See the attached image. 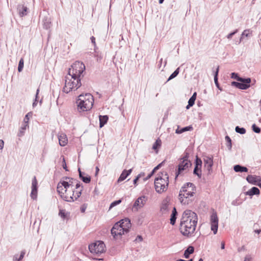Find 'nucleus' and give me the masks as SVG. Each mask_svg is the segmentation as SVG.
<instances>
[{"mask_svg": "<svg viewBox=\"0 0 261 261\" xmlns=\"http://www.w3.org/2000/svg\"><path fill=\"white\" fill-rule=\"evenodd\" d=\"M211 230L213 231L214 234H216L218 227V218L216 213H213L211 216Z\"/></svg>", "mask_w": 261, "mask_h": 261, "instance_id": "nucleus-12", "label": "nucleus"}, {"mask_svg": "<svg viewBox=\"0 0 261 261\" xmlns=\"http://www.w3.org/2000/svg\"><path fill=\"white\" fill-rule=\"evenodd\" d=\"M32 115V112L28 113L24 117L23 119V123H27L28 124L29 121L30 119V116H31Z\"/></svg>", "mask_w": 261, "mask_h": 261, "instance_id": "nucleus-46", "label": "nucleus"}, {"mask_svg": "<svg viewBox=\"0 0 261 261\" xmlns=\"http://www.w3.org/2000/svg\"><path fill=\"white\" fill-rule=\"evenodd\" d=\"M38 182L36 176H34L32 181V191L31 197L33 199H36L37 197Z\"/></svg>", "mask_w": 261, "mask_h": 261, "instance_id": "nucleus-14", "label": "nucleus"}, {"mask_svg": "<svg viewBox=\"0 0 261 261\" xmlns=\"http://www.w3.org/2000/svg\"><path fill=\"white\" fill-rule=\"evenodd\" d=\"M259 177L255 175H248L246 177V180L249 183L255 185Z\"/></svg>", "mask_w": 261, "mask_h": 261, "instance_id": "nucleus-24", "label": "nucleus"}, {"mask_svg": "<svg viewBox=\"0 0 261 261\" xmlns=\"http://www.w3.org/2000/svg\"><path fill=\"white\" fill-rule=\"evenodd\" d=\"M51 23L49 20L45 19L43 21V28L45 29H48L50 28Z\"/></svg>", "mask_w": 261, "mask_h": 261, "instance_id": "nucleus-41", "label": "nucleus"}, {"mask_svg": "<svg viewBox=\"0 0 261 261\" xmlns=\"http://www.w3.org/2000/svg\"><path fill=\"white\" fill-rule=\"evenodd\" d=\"M162 141L158 138L152 145V149H153L156 153H158L159 149L161 146Z\"/></svg>", "mask_w": 261, "mask_h": 261, "instance_id": "nucleus-28", "label": "nucleus"}, {"mask_svg": "<svg viewBox=\"0 0 261 261\" xmlns=\"http://www.w3.org/2000/svg\"><path fill=\"white\" fill-rule=\"evenodd\" d=\"M169 185V176L167 172H161L154 180V188L156 192L162 193L166 191Z\"/></svg>", "mask_w": 261, "mask_h": 261, "instance_id": "nucleus-4", "label": "nucleus"}, {"mask_svg": "<svg viewBox=\"0 0 261 261\" xmlns=\"http://www.w3.org/2000/svg\"><path fill=\"white\" fill-rule=\"evenodd\" d=\"M192 163L191 161H181L178 166V169L176 170L175 172V178H177L181 173L188 168L189 167H191Z\"/></svg>", "mask_w": 261, "mask_h": 261, "instance_id": "nucleus-11", "label": "nucleus"}, {"mask_svg": "<svg viewBox=\"0 0 261 261\" xmlns=\"http://www.w3.org/2000/svg\"><path fill=\"white\" fill-rule=\"evenodd\" d=\"M90 39L91 40L92 43L94 44V46H95L96 43H95V37H93V36H92L91 37Z\"/></svg>", "mask_w": 261, "mask_h": 261, "instance_id": "nucleus-61", "label": "nucleus"}, {"mask_svg": "<svg viewBox=\"0 0 261 261\" xmlns=\"http://www.w3.org/2000/svg\"><path fill=\"white\" fill-rule=\"evenodd\" d=\"M4 142L3 140H0V150L2 149L4 147Z\"/></svg>", "mask_w": 261, "mask_h": 261, "instance_id": "nucleus-62", "label": "nucleus"}, {"mask_svg": "<svg viewBox=\"0 0 261 261\" xmlns=\"http://www.w3.org/2000/svg\"><path fill=\"white\" fill-rule=\"evenodd\" d=\"M233 170L236 172H247L248 169L247 167L240 165H236L233 166Z\"/></svg>", "mask_w": 261, "mask_h": 261, "instance_id": "nucleus-21", "label": "nucleus"}, {"mask_svg": "<svg viewBox=\"0 0 261 261\" xmlns=\"http://www.w3.org/2000/svg\"><path fill=\"white\" fill-rule=\"evenodd\" d=\"M105 244L102 241H98L89 245V249L91 253L100 254L105 251Z\"/></svg>", "mask_w": 261, "mask_h": 261, "instance_id": "nucleus-8", "label": "nucleus"}, {"mask_svg": "<svg viewBox=\"0 0 261 261\" xmlns=\"http://www.w3.org/2000/svg\"><path fill=\"white\" fill-rule=\"evenodd\" d=\"M133 169H130L128 170H124L121 174H120L119 177L118 178L117 180V182L119 183L122 181H123L124 179L126 178V177L130 174V173L132 172Z\"/></svg>", "mask_w": 261, "mask_h": 261, "instance_id": "nucleus-17", "label": "nucleus"}, {"mask_svg": "<svg viewBox=\"0 0 261 261\" xmlns=\"http://www.w3.org/2000/svg\"><path fill=\"white\" fill-rule=\"evenodd\" d=\"M196 96H197L196 92H194L192 96L190 98V99L188 100V104L186 106L187 109H189L191 107H192L194 105L195 101L196 99Z\"/></svg>", "mask_w": 261, "mask_h": 261, "instance_id": "nucleus-23", "label": "nucleus"}, {"mask_svg": "<svg viewBox=\"0 0 261 261\" xmlns=\"http://www.w3.org/2000/svg\"><path fill=\"white\" fill-rule=\"evenodd\" d=\"M59 215L63 219H65L67 216L65 210H60Z\"/></svg>", "mask_w": 261, "mask_h": 261, "instance_id": "nucleus-47", "label": "nucleus"}, {"mask_svg": "<svg viewBox=\"0 0 261 261\" xmlns=\"http://www.w3.org/2000/svg\"><path fill=\"white\" fill-rule=\"evenodd\" d=\"M251 257L250 255H247L244 258V261H251Z\"/></svg>", "mask_w": 261, "mask_h": 261, "instance_id": "nucleus-59", "label": "nucleus"}, {"mask_svg": "<svg viewBox=\"0 0 261 261\" xmlns=\"http://www.w3.org/2000/svg\"><path fill=\"white\" fill-rule=\"evenodd\" d=\"M168 204L167 202H164L162 203L161 206V211L163 213H166L168 210Z\"/></svg>", "mask_w": 261, "mask_h": 261, "instance_id": "nucleus-39", "label": "nucleus"}, {"mask_svg": "<svg viewBox=\"0 0 261 261\" xmlns=\"http://www.w3.org/2000/svg\"><path fill=\"white\" fill-rule=\"evenodd\" d=\"M75 184V189L78 190L81 189L82 187H83L82 184H81V182L76 179V182Z\"/></svg>", "mask_w": 261, "mask_h": 261, "instance_id": "nucleus-50", "label": "nucleus"}, {"mask_svg": "<svg viewBox=\"0 0 261 261\" xmlns=\"http://www.w3.org/2000/svg\"><path fill=\"white\" fill-rule=\"evenodd\" d=\"M251 78L246 77V80H244L243 82H232L231 83V86L241 90H247L251 86Z\"/></svg>", "mask_w": 261, "mask_h": 261, "instance_id": "nucleus-9", "label": "nucleus"}, {"mask_svg": "<svg viewBox=\"0 0 261 261\" xmlns=\"http://www.w3.org/2000/svg\"><path fill=\"white\" fill-rule=\"evenodd\" d=\"M24 65V61L22 58H21L19 61L18 66V71L19 72H21L23 68Z\"/></svg>", "mask_w": 261, "mask_h": 261, "instance_id": "nucleus-40", "label": "nucleus"}, {"mask_svg": "<svg viewBox=\"0 0 261 261\" xmlns=\"http://www.w3.org/2000/svg\"><path fill=\"white\" fill-rule=\"evenodd\" d=\"M179 67H178L168 77L167 82L170 81L171 80L174 79L179 74Z\"/></svg>", "mask_w": 261, "mask_h": 261, "instance_id": "nucleus-34", "label": "nucleus"}, {"mask_svg": "<svg viewBox=\"0 0 261 261\" xmlns=\"http://www.w3.org/2000/svg\"><path fill=\"white\" fill-rule=\"evenodd\" d=\"M235 130L237 133L240 134L241 135L245 134L246 132V130L245 128L241 127L239 126H237L236 127Z\"/></svg>", "mask_w": 261, "mask_h": 261, "instance_id": "nucleus-37", "label": "nucleus"}, {"mask_svg": "<svg viewBox=\"0 0 261 261\" xmlns=\"http://www.w3.org/2000/svg\"><path fill=\"white\" fill-rule=\"evenodd\" d=\"M260 193V191L259 189L257 187H253L251 188L249 190L245 192L246 195H249L250 196H252L255 195H259Z\"/></svg>", "mask_w": 261, "mask_h": 261, "instance_id": "nucleus-19", "label": "nucleus"}, {"mask_svg": "<svg viewBox=\"0 0 261 261\" xmlns=\"http://www.w3.org/2000/svg\"><path fill=\"white\" fill-rule=\"evenodd\" d=\"M39 92V89H38L37 90V91H36V96H35V100L34 101V102L33 103V107H35V106H37V98H38V95Z\"/></svg>", "mask_w": 261, "mask_h": 261, "instance_id": "nucleus-49", "label": "nucleus"}, {"mask_svg": "<svg viewBox=\"0 0 261 261\" xmlns=\"http://www.w3.org/2000/svg\"><path fill=\"white\" fill-rule=\"evenodd\" d=\"M201 172V167L195 166L193 170V174L194 175H197L199 178H200L202 175Z\"/></svg>", "mask_w": 261, "mask_h": 261, "instance_id": "nucleus-32", "label": "nucleus"}, {"mask_svg": "<svg viewBox=\"0 0 261 261\" xmlns=\"http://www.w3.org/2000/svg\"><path fill=\"white\" fill-rule=\"evenodd\" d=\"M59 142L60 146H64L67 143V139L65 135H60L58 137Z\"/></svg>", "mask_w": 261, "mask_h": 261, "instance_id": "nucleus-27", "label": "nucleus"}, {"mask_svg": "<svg viewBox=\"0 0 261 261\" xmlns=\"http://www.w3.org/2000/svg\"><path fill=\"white\" fill-rule=\"evenodd\" d=\"M85 70V66L83 63L76 61L70 68L68 74L72 77H80Z\"/></svg>", "mask_w": 261, "mask_h": 261, "instance_id": "nucleus-7", "label": "nucleus"}, {"mask_svg": "<svg viewBox=\"0 0 261 261\" xmlns=\"http://www.w3.org/2000/svg\"><path fill=\"white\" fill-rule=\"evenodd\" d=\"M143 240V238L141 236L138 235L136 239H135V241H139L141 242Z\"/></svg>", "mask_w": 261, "mask_h": 261, "instance_id": "nucleus-60", "label": "nucleus"}, {"mask_svg": "<svg viewBox=\"0 0 261 261\" xmlns=\"http://www.w3.org/2000/svg\"><path fill=\"white\" fill-rule=\"evenodd\" d=\"M203 162L204 167H206L208 171V174H211L212 172V167L213 166V155L206 156L203 157Z\"/></svg>", "mask_w": 261, "mask_h": 261, "instance_id": "nucleus-13", "label": "nucleus"}, {"mask_svg": "<svg viewBox=\"0 0 261 261\" xmlns=\"http://www.w3.org/2000/svg\"><path fill=\"white\" fill-rule=\"evenodd\" d=\"M29 127L28 124L27 123H22L21 126L20 127L19 132L18 133V137H22L24 135L25 130H26L27 128Z\"/></svg>", "mask_w": 261, "mask_h": 261, "instance_id": "nucleus-29", "label": "nucleus"}, {"mask_svg": "<svg viewBox=\"0 0 261 261\" xmlns=\"http://www.w3.org/2000/svg\"><path fill=\"white\" fill-rule=\"evenodd\" d=\"M202 160L200 158H199L198 156H196V159L195 160V166L201 167H202Z\"/></svg>", "mask_w": 261, "mask_h": 261, "instance_id": "nucleus-38", "label": "nucleus"}, {"mask_svg": "<svg viewBox=\"0 0 261 261\" xmlns=\"http://www.w3.org/2000/svg\"><path fill=\"white\" fill-rule=\"evenodd\" d=\"M252 130L255 133H257V134H259L260 133V128L257 126L255 124H252Z\"/></svg>", "mask_w": 261, "mask_h": 261, "instance_id": "nucleus-44", "label": "nucleus"}, {"mask_svg": "<svg viewBox=\"0 0 261 261\" xmlns=\"http://www.w3.org/2000/svg\"><path fill=\"white\" fill-rule=\"evenodd\" d=\"M99 127H102L108 122L109 117L107 115H99Z\"/></svg>", "mask_w": 261, "mask_h": 261, "instance_id": "nucleus-25", "label": "nucleus"}, {"mask_svg": "<svg viewBox=\"0 0 261 261\" xmlns=\"http://www.w3.org/2000/svg\"><path fill=\"white\" fill-rule=\"evenodd\" d=\"M74 193V191H71V193H68L67 192L66 193L64 192L61 194L60 196L62 198L66 201L73 202L74 201L73 198Z\"/></svg>", "mask_w": 261, "mask_h": 261, "instance_id": "nucleus-15", "label": "nucleus"}, {"mask_svg": "<svg viewBox=\"0 0 261 261\" xmlns=\"http://www.w3.org/2000/svg\"><path fill=\"white\" fill-rule=\"evenodd\" d=\"M57 192L61 195L64 193L62 191L64 190V187L61 184V181L58 183L57 185Z\"/></svg>", "mask_w": 261, "mask_h": 261, "instance_id": "nucleus-43", "label": "nucleus"}, {"mask_svg": "<svg viewBox=\"0 0 261 261\" xmlns=\"http://www.w3.org/2000/svg\"><path fill=\"white\" fill-rule=\"evenodd\" d=\"M196 190V187L192 182H187L181 187L179 194V199L182 204L188 203L186 201H184V198H187L189 196H193L195 194L194 191Z\"/></svg>", "mask_w": 261, "mask_h": 261, "instance_id": "nucleus-5", "label": "nucleus"}, {"mask_svg": "<svg viewBox=\"0 0 261 261\" xmlns=\"http://www.w3.org/2000/svg\"><path fill=\"white\" fill-rule=\"evenodd\" d=\"M238 32V30H236L235 31H234L233 32L229 33L227 36V38L229 39H231L232 36L235 35Z\"/></svg>", "mask_w": 261, "mask_h": 261, "instance_id": "nucleus-54", "label": "nucleus"}, {"mask_svg": "<svg viewBox=\"0 0 261 261\" xmlns=\"http://www.w3.org/2000/svg\"><path fill=\"white\" fill-rule=\"evenodd\" d=\"M250 31L249 30H245L243 31V32L242 33V36L240 38V42H241L242 41V39L243 38V37L245 36V37H249L250 35Z\"/></svg>", "mask_w": 261, "mask_h": 261, "instance_id": "nucleus-42", "label": "nucleus"}, {"mask_svg": "<svg viewBox=\"0 0 261 261\" xmlns=\"http://www.w3.org/2000/svg\"><path fill=\"white\" fill-rule=\"evenodd\" d=\"M230 77L236 80L238 82H243L244 80H246V78L240 77L239 74L236 72H232L230 74Z\"/></svg>", "mask_w": 261, "mask_h": 261, "instance_id": "nucleus-30", "label": "nucleus"}, {"mask_svg": "<svg viewBox=\"0 0 261 261\" xmlns=\"http://www.w3.org/2000/svg\"><path fill=\"white\" fill-rule=\"evenodd\" d=\"M255 185L258 186L259 188H261V177H259L257 179V181L255 184Z\"/></svg>", "mask_w": 261, "mask_h": 261, "instance_id": "nucleus-58", "label": "nucleus"}, {"mask_svg": "<svg viewBox=\"0 0 261 261\" xmlns=\"http://www.w3.org/2000/svg\"><path fill=\"white\" fill-rule=\"evenodd\" d=\"M165 161H163V162H162L161 163H160L159 164H158L156 167H155L153 170H154L155 172H156V170H158V169H159L165 163Z\"/></svg>", "mask_w": 261, "mask_h": 261, "instance_id": "nucleus-51", "label": "nucleus"}, {"mask_svg": "<svg viewBox=\"0 0 261 261\" xmlns=\"http://www.w3.org/2000/svg\"><path fill=\"white\" fill-rule=\"evenodd\" d=\"M155 172L152 170V171L147 176V177L144 178V180L146 181L149 179L154 174Z\"/></svg>", "mask_w": 261, "mask_h": 261, "instance_id": "nucleus-53", "label": "nucleus"}, {"mask_svg": "<svg viewBox=\"0 0 261 261\" xmlns=\"http://www.w3.org/2000/svg\"><path fill=\"white\" fill-rule=\"evenodd\" d=\"M62 167L66 171H68L67 167L64 156H63Z\"/></svg>", "mask_w": 261, "mask_h": 261, "instance_id": "nucleus-55", "label": "nucleus"}, {"mask_svg": "<svg viewBox=\"0 0 261 261\" xmlns=\"http://www.w3.org/2000/svg\"><path fill=\"white\" fill-rule=\"evenodd\" d=\"M76 102L80 112L88 111L91 109L93 106L94 98L90 93L81 94L79 96Z\"/></svg>", "mask_w": 261, "mask_h": 261, "instance_id": "nucleus-2", "label": "nucleus"}, {"mask_svg": "<svg viewBox=\"0 0 261 261\" xmlns=\"http://www.w3.org/2000/svg\"><path fill=\"white\" fill-rule=\"evenodd\" d=\"M18 254H15L14 256H13V261H18Z\"/></svg>", "mask_w": 261, "mask_h": 261, "instance_id": "nucleus-63", "label": "nucleus"}, {"mask_svg": "<svg viewBox=\"0 0 261 261\" xmlns=\"http://www.w3.org/2000/svg\"><path fill=\"white\" fill-rule=\"evenodd\" d=\"M68 182H70V184H71V185H69L70 187H72L74 186V184L76 182V179H75L73 178H71Z\"/></svg>", "mask_w": 261, "mask_h": 261, "instance_id": "nucleus-56", "label": "nucleus"}, {"mask_svg": "<svg viewBox=\"0 0 261 261\" xmlns=\"http://www.w3.org/2000/svg\"><path fill=\"white\" fill-rule=\"evenodd\" d=\"M225 141L226 142V146L229 150H231L232 147V143L230 138L228 136H225Z\"/></svg>", "mask_w": 261, "mask_h": 261, "instance_id": "nucleus-35", "label": "nucleus"}, {"mask_svg": "<svg viewBox=\"0 0 261 261\" xmlns=\"http://www.w3.org/2000/svg\"><path fill=\"white\" fill-rule=\"evenodd\" d=\"M194 251V248L192 246H189L185 250L184 252V257L186 258H189L190 257V255L192 254Z\"/></svg>", "mask_w": 261, "mask_h": 261, "instance_id": "nucleus-26", "label": "nucleus"}, {"mask_svg": "<svg viewBox=\"0 0 261 261\" xmlns=\"http://www.w3.org/2000/svg\"><path fill=\"white\" fill-rule=\"evenodd\" d=\"M79 177L80 179L85 183L88 184L91 181V177L89 175L85 176V173L81 171L80 168L78 169Z\"/></svg>", "mask_w": 261, "mask_h": 261, "instance_id": "nucleus-18", "label": "nucleus"}, {"mask_svg": "<svg viewBox=\"0 0 261 261\" xmlns=\"http://www.w3.org/2000/svg\"><path fill=\"white\" fill-rule=\"evenodd\" d=\"M221 248L224 249L225 248V243L222 242L221 244Z\"/></svg>", "mask_w": 261, "mask_h": 261, "instance_id": "nucleus-64", "label": "nucleus"}, {"mask_svg": "<svg viewBox=\"0 0 261 261\" xmlns=\"http://www.w3.org/2000/svg\"><path fill=\"white\" fill-rule=\"evenodd\" d=\"M61 184L62 185L63 187H64V189H65V193H66L67 192L68 188H69L70 187L69 185H71V184L65 180L61 181Z\"/></svg>", "mask_w": 261, "mask_h": 261, "instance_id": "nucleus-36", "label": "nucleus"}, {"mask_svg": "<svg viewBox=\"0 0 261 261\" xmlns=\"http://www.w3.org/2000/svg\"><path fill=\"white\" fill-rule=\"evenodd\" d=\"M177 212L176 211V209L175 207H173L172 214L170 216V223L171 225H174L175 224L176 220L177 218Z\"/></svg>", "mask_w": 261, "mask_h": 261, "instance_id": "nucleus-20", "label": "nucleus"}, {"mask_svg": "<svg viewBox=\"0 0 261 261\" xmlns=\"http://www.w3.org/2000/svg\"><path fill=\"white\" fill-rule=\"evenodd\" d=\"M219 71V66H218L214 73V82L217 88L220 91H222V88L220 87L218 82V73Z\"/></svg>", "mask_w": 261, "mask_h": 261, "instance_id": "nucleus-22", "label": "nucleus"}, {"mask_svg": "<svg viewBox=\"0 0 261 261\" xmlns=\"http://www.w3.org/2000/svg\"><path fill=\"white\" fill-rule=\"evenodd\" d=\"M87 208V204H84L81 207V212L82 213H85L86 209Z\"/></svg>", "mask_w": 261, "mask_h": 261, "instance_id": "nucleus-57", "label": "nucleus"}, {"mask_svg": "<svg viewBox=\"0 0 261 261\" xmlns=\"http://www.w3.org/2000/svg\"><path fill=\"white\" fill-rule=\"evenodd\" d=\"M25 254V251L24 250L21 251L20 254L18 257V261H21V260L23 258Z\"/></svg>", "mask_w": 261, "mask_h": 261, "instance_id": "nucleus-52", "label": "nucleus"}, {"mask_svg": "<svg viewBox=\"0 0 261 261\" xmlns=\"http://www.w3.org/2000/svg\"><path fill=\"white\" fill-rule=\"evenodd\" d=\"M189 157V153L188 152H185L184 154V156L180 159L182 161H190L188 160V158Z\"/></svg>", "mask_w": 261, "mask_h": 261, "instance_id": "nucleus-48", "label": "nucleus"}, {"mask_svg": "<svg viewBox=\"0 0 261 261\" xmlns=\"http://www.w3.org/2000/svg\"><path fill=\"white\" fill-rule=\"evenodd\" d=\"M83 189H84V187H82L81 189H80L79 190H76V191H75L74 190H72V191H74L75 193H74V195L73 196V198H74V200H76L77 198H79L81 194H82V192L83 190Z\"/></svg>", "mask_w": 261, "mask_h": 261, "instance_id": "nucleus-33", "label": "nucleus"}, {"mask_svg": "<svg viewBox=\"0 0 261 261\" xmlns=\"http://www.w3.org/2000/svg\"><path fill=\"white\" fill-rule=\"evenodd\" d=\"M147 197L145 196H141L138 197L135 201L133 206V210L134 211H138L139 209L143 207L145 205Z\"/></svg>", "mask_w": 261, "mask_h": 261, "instance_id": "nucleus-10", "label": "nucleus"}, {"mask_svg": "<svg viewBox=\"0 0 261 261\" xmlns=\"http://www.w3.org/2000/svg\"><path fill=\"white\" fill-rule=\"evenodd\" d=\"M17 11L19 13V15L20 17H23L25 16L28 14V9L27 6H25L24 5L19 4L17 6Z\"/></svg>", "mask_w": 261, "mask_h": 261, "instance_id": "nucleus-16", "label": "nucleus"}, {"mask_svg": "<svg viewBox=\"0 0 261 261\" xmlns=\"http://www.w3.org/2000/svg\"><path fill=\"white\" fill-rule=\"evenodd\" d=\"M81 79L80 77H72L71 79H69L67 76L65 77V86L63 88V91L66 93H69L73 89L75 88L77 89L81 86Z\"/></svg>", "mask_w": 261, "mask_h": 261, "instance_id": "nucleus-6", "label": "nucleus"}, {"mask_svg": "<svg viewBox=\"0 0 261 261\" xmlns=\"http://www.w3.org/2000/svg\"><path fill=\"white\" fill-rule=\"evenodd\" d=\"M121 202H122L121 199H119V200H115V201L112 202L111 203L110 205L109 209H111L113 207H114V206L117 205L118 204H120Z\"/></svg>", "mask_w": 261, "mask_h": 261, "instance_id": "nucleus-45", "label": "nucleus"}, {"mask_svg": "<svg viewBox=\"0 0 261 261\" xmlns=\"http://www.w3.org/2000/svg\"><path fill=\"white\" fill-rule=\"evenodd\" d=\"M192 129V127L191 126H186V127H182L181 129H179V128H178L177 129H176L175 133L177 134H181L186 131L191 130Z\"/></svg>", "mask_w": 261, "mask_h": 261, "instance_id": "nucleus-31", "label": "nucleus"}, {"mask_svg": "<svg viewBox=\"0 0 261 261\" xmlns=\"http://www.w3.org/2000/svg\"><path fill=\"white\" fill-rule=\"evenodd\" d=\"M198 221L197 214L190 210H185L180 219L179 229L185 236H191L195 232Z\"/></svg>", "mask_w": 261, "mask_h": 261, "instance_id": "nucleus-1", "label": "nucleus"}, {"mask_svg": "<svg viewBox=\"0 0 261 261\" xmlns=\"http://www.w3.org/2000/svg\"><path fill=\"white\" fill-rule=\"evenodd\" d=\"M131 226L130 220L128 218H125L116 222L111 229V234L115 240L120 239L119 231L127 233Z\"/></svg>", "mask_w": 261, "mask_h": 261, "instance_id": "nucleus-3", "label": "nucleus"}]
</instances>
